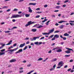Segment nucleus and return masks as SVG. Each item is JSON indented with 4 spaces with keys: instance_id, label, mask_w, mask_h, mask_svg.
Masks as SVG:
<instances>
[{
    "instance_id": "nucleus-1",
    "label": "nucleus",
    "mask_w": 74,
    "mask_h": 74,
    "mask_svg": "<svg viewBox=\"0 0 74 74\" xmlns=\"http://www.w3.org/2000/svg\"><path fill=\"white\" fill-rule=\"evenodd\" d=\"M19 17H21V15L20 14L13 15L10 18L12 19L13 18H19Z\"/></svg>"
},
{
    "instance_id": "nucleus-2",
    "label": "nucleus",
    "mask_w": 74,
    "mask_h": 74,
    "mask_svg": "<svg viewBox=\"0 0 74 74\" xmlns=\"http://www.w3.org/2000/svg\"><path fill=\"white\" fill-rule=\"evenodd\" d=\"M58 49V50H57V52H61L62 51V50L60 49V47H57L56 48H54L53 49V51H55V49Z\"/></svg>"
},
{
    "instance_id": "nucleus-3",
    "label": "nucleus",
    "mask_w": 74,
    "mask_h": 74,
    "mask_svg": "<svg viewBox=\"0 0 74 74\" xmlns=\"http://www.w3.org/2000/svg\"><path fill=\"white\" fill-rule=\"evenodd\" d=\"M36 23V22H35L34 21H33V22H32V21H30L28 22V25H32V24H34V23Z\"/></svg>"
},
{
    "instance_id": "nucleus-4",
    "label": "nucleus",
    "mask_w": 74,
    "mask_h": 74,
    "mask_svg": "<svg viewBox=\"0 0 74 74\" xmlns=\"http://www.w3.org/2000/svg\"><path fill=\"white\" fill-rule=\"evenodd\" d=\"M63 61H62L59 62V63L58 64V66H59V65H60L61 64V67L63 66Z\"/></svg>"
},
{
    "instance_id": "nucleus-5",
    "label": "nucleus",
    "mask_w": 74,
    "mask_h": 74,
    "mask_svg": "<svg viewBox=\"0 0 74 74\" xmlns=\"http://www.w3.org/2000/svg\"><path fill=\"white\" fill-rule=\"evenodd\" d=\"M23 51V49H20L18 50V51L16 52L15 53H21V52H22Z\"/></svg>"
},
{
    "instance_id": "nucleus-6",
    "label": "nucleus",
    "mask_w": 74,
    "mask_h": 74,
    "mask_svg": "<svg viewBox=\"0 0 74 74\" xmlns=\"http://www.w3.org/2000/svg\"><path fill=\"white\" fill-rule=\"evenodd\" d=\"M24 46H25V43H24L23 44H21L19 46V48H23Z\"/></svg>"
},
{
    "instance_id": "nucleus-7",
    "label": "nucleus",
    "mask_w": 74,
    "mask_h": 74,
    "mask_svg": "<svg viewBox=\"0 0 74 74\" xmlns=\"http://www.w3.org/2000/svg\"><path fill=\"white\" fill-rule=\"evenodd\" d=\"M54 31V29L53 28L52 29L49 30V32L48 33H49V34H50V33H52Z\"/></svg>"
},
{
    "instance_id": "nucleus-8",
    "label": "nucleus",
    "mask_w": 74,
    "mask_h": 74,
    "mask_svg": "<svg viewBox=\"0 0 74 74\" xmlns=\"http://www.w3.org/2000/svg\"><path fill=\"white\" fill-rule=\"evenodd\" d=\"M16 61V59H12L10 60V63H12V62H15Z\"/></svg>"
},
{
    "instance_id": "nucleus-9",
    "label": "nucleus",
    "mask_w": 74,
    "mask_h": 74,
    "mask_svg": "<svg viewBox=\"0 0 74 74\" xmlns=\"http://www.w3.org/2000/svg\"><path fill=\"white\" fill-rule=\"evenodd\" d=\"M28 8L29 9L28 10L29 12H33V10H32L30 7Z\"/></svg>"
},
{
    "instance_id": "nucleus-10",
    "label": "nucleus",
    "mask_w": 74,
    "mask_h": 74,
    "mask_svg": "<svg viewBox=\"0 0 74 74\" xmlns=\"http://www.w3.org/2000/svg\"><path fill=\"white\" fill-rule=\"evenodd\" d=\"M6 52H9V53L10 54H12L13 53L12 52V50L11 49L7 50Z\"/></svg>"
},
{
    "instance_id": "nucleus-11",
    "label": "nucleus",
    "mask_w": 74,
    "mask_h": 74,
    "mask_svg": "<svg viewBox=\"0 0 74 74\" xmlns=\"http://www.w3.org/2000/svg\"><path fill=\"white\" fill-rule=\"evenodd\" d=\"M64 22H67V21H61L58 22L59 23H63Z\"/></svg>"
},
{
    "instance_id": "nucleus-12",
    "label": "nucleus",
    "mask_w": 74,
    "mask_h": 74,
    "mask_svg": "<svg viewBox=\"0 0 74 74\" xmlns=\"http://www.w3.org/2000/svg\"><path fill=\"white\" fill-rule=\"evenodd\" d=\"M12 42V40H10V42H9L8 43L6 44V45H10V44H11V42Z\"/></svg>"
},
{
    "instance_id": "nucleus-13",
    "label": "nucleus",
    "mask_w": 74,
    "mask_h": 74,
    "mask_svg": "<svg viewBox=\"0 0 74 74\" xmlns=\"http://www.w3.org/2000/svg\"><path fill=\"white\" fill-rule=\"evenodd\" d=\"M54 37H55V38H59V36L58 34H56L54 35Z\"/></svg>"
},
{
    "instance_id": "nucleus-14",
    "label": "nucleus",
    "mask_w": 74,
    "mask_h": 74,
    "mask_svg": "<svg viewBox=\"0 0 74 74\" xmlns=\"http://www.w3.org/2000/svg\"><path fill=\"white\" fill-rule=\"evenodd\" d=\"M66 49H68V50H69V51H72V52H74V51H73V49H71L69 48H66Z\"/></svg>"
},
{
    "instance_id": "nucleus-15",
    "label": "nucleus",
    "mask_w": 74,
    "mask_h": 74,
    "mask_svg": "<svg viewBox=\"0 0 74 74\" xmlns=\"http://www.w3.org/2000/svg\"><path fill=\"white\" fill-rule=\"evenodd\" d=\"M64 25H61L59 27L61 29H62L63 27H64Z\"/></svg>"
},
{
    "instance_id": "nucleus-16",
    "label": "nucleus",
    "mask_w": 74,
    "mask_h": 74,
    "mask_svg": "<svg viewBox=\"0 0 74 74\" xmlns=\"http://www.w3.org/2000/svg\"><path fill=\"white\" fill-rule=\"evenodd\" d=\"M42 35H49V33H42Z\"/></svg>"
},
{
    "instance_id": "nucleus-17",
    "label": "nucleus",
    "mask_w": 74,
    "mask_h": 74,
    "mask_svg": "<svg viewBox=\"0 0 74 74\" xmlns=\"http://www.w3.org/2000/svg\"><path fill=\"white\" fill-rule=\"evenodd\" d=\"M31 31L33 32H36L37 31V29H31Z\"/></svg>"
},
{
    "instance_id": "nucleus-18",
    "label": "nucleus",
    "mask_w": 74,
    "mask_h": 74,
    "mask_svg": "<svg viewBox=\"0 0 74 74\" xmlns=\"http://www.w3.org/2000/svg\"><path fill=\"white\" fill-rule=\"evenodd\" d=\"M18 48H15V49H11L12 50V52L13 51H16V50H17L18 49Z\"/></svg>"
},
{
    "instance_id": "nucleus-19",
    "label": "nucleus",
    "mask_w": 74,
    "mask_h": 74,
    "mask_svg": "<svg viewBox=\"0 0 74 74\" xmlns=\"http://www.w3.org/2000/svg\"><path fill=\"white\" fill-rule=\"evenodd\" d=\"M43 27V26L41 25H39L38 27H37V28H38V29H40V28H41Z\"/></svg>"
},
{
    "instance_id": "nucleus-20",
    "label": "nucleus",
    "mask_w": 74,
    "mask_h": 74,
    "mask_svg": "<svg viewBox=\"0 0 74 74\" xmlns=\"http://www.w3.org/2000/svg\"><path fill=\"white\" fill-rule=\"evenodd\" d=\"M64 36H69V34H67V33H66L64 34Z\"/></svg>"
},
{
    "instance_id": "nucleus-21",
    "label": "nucleus",
    "mask_w": 74,
    "mask_h": 74,
    "mask_svg": "<svg viewBox=\"0 0 74 74\" xmlns=\"http://www.w3.org/2000/svg\"><path fill=\"white\" fill-rule=\"evenodd\" d=\"M65 53H71V51H65Z\"/></svg>"
},
{
    "instance_id": "nucleus-22",
    "label": "nucleus",
    "mask_w": 74,
    "mask_h": 74,
    "mask_svg": "<svg viewBox=\"0 0 74 74\" xmlns=\"http://www.w3.org/2000/svg\"><path fill=\"white\" fill-rule=\"evenodd\" d=\"M29 39L31 41H34V40H35V39H34V37L32 38H30Z\"/></svg>"
},
{
    "instance_id": "nucleus-23",
    "label": "nucleus",
    "mask_w": 74,
    "mask_h": 74,
    "mask_svg": "<svg viewBox=\"0 0 74 74\" xmlns=\"http://www.w3.org/2000/svg\"><path fill=\"white\" fill-rule=\"evenodd\" d=\"M5 54V52H0V56Z\"/></svg>"
},
{
    "instance_id": "nucleus-24",
    "label": "nucleus",
    "mask_w": 74,
    "mask_h": 74,
    "mask_svg": "<svg viewBox=\"0 0 74 74\" xmlns=\"http://www.w3.org/2000/svg\"><path fill=\"white\" fill-rule=\"evenodd\" d=\"M27 48V46H25L24 48L23 49V50L25 51V50H26V49Z\"/></svg>"
},
{
    "instance_id": "nucleus-25",
    "label": "nucleus",
    "mask_w": 74,
    "mask_h": 74,
    "mask_svg": "<svg viewBox=\"0 0 74 74\" xmlns=\"http://www.w3.org/2000/svg\"><path fill=\"white\" fill-rule=\"evenodd\" d=\"M40 38V36H38L37 37H34V38L35 39V40H36V39H38Z\"/></svg>"
},
{
    "instance_id": "nucleus-26",
    "label": "nucleus",
    "mask_w": 74,
    "mask_h": 74,
    "mask_svg": "<svg viewBox=\"0 0 74 74\" xmlns=\"http://www.w3.org/2000/svg\"><path fill=\"white\" fill-rule=\"evenodd\" d=\"M34 44L35 45H38V42H36L34 43Z\"/></svg>"
},
{
    "instance_id": "nucleus-27",
    "label": "nucleus",
    "mask_w": 74,
    "mask_h": 74,
    "mask_svg": "<svg viewBox=\"0 0 74 74\" xmlns=\"http://www.w3.org/2000/svg\"><path fill=\"white\" fill-rule=\"evenodd\" d=\"M4 46H5V44H3V45H2V46L0 47V49L3 48V47H4Z\"/></svg>"
},
{
    "instance_id": "nucleus-28",
    "label": "nucleus",
    "mask_w": 74,
    "mask_h": 74,
    "mask_svg": "<svg viewBox=\"0 0 74 74\" xmlns=\"http://www.w3.org/2000/svg\"><path fill=\"white\" fill-rule=\"evenodd\" d=\"M25 16H26V17H29V16H30V14H25Z\"/></svg>"
},
{
    "instance_id": "nucleus-29",
    "label": "nucleus",
    "mask_w": 74,
    "mask_h": 74,
    "mask_svg": "<svg viewBox=\"0 0 74 74\" xmlns=\"http://www.w3.org/2000/svg\"><path fill=\"white\" fill-rule=\"evenodd\" d=\"M16 28H17V27H14L11 29V31H12V30H13V29H16Z\"/></svg>"
},
{
    "instance_id": "nucleus-30",
    "label": "nucleus",
    "mask_w": 74,
    "mask_h": 74,
    "mask_svg": "<svg viewBox=\"0 0 74 74\" xmlns=\"http://www.w3.org/2000/svg\"><path fill=\"white\" fill-rule=\"evenodd\" d=\"M33 71H34V70L31 71L28 73L27 74H30L31 73H33Z\"/></svg>"
},
{
    "instance_id": "nucleus-31",
    "label": "nucleus",
    "mask_w": 74,
    "mask_h": 74,
    "mask_svg": "<svg viewBox=\"0 0 74 74\" xmlns=\"http://www.w3.org/2000/svg\"><path fill=\"white\" fill-rule=\"evenodd\" d=\"M37 25H38V26H40L39 24H36L33 27H37Z\"/></svg>"
},
{
    "instance_id": "nucleus-32",
    "label": "nucleus",
    "mask_w": 74,
    "mask_h": 74,
    "mask_svg": "<svg viewBox=\"0 0 74 74\" xmlns=\"http://www.w3.org/2000/svg\"><path fill=\"white\" fill-rule=\"evenodd\" d=\"M42 58H40L38 60V61H40L41 60H42Z\"/></svg>"
},
{
    "instance_id": "nucleus-33",
    "label": "nucleus",
    "mask_w": 74,
    "mask_h": 74,
    "mask_svg": "<svg viewBox=\"0 0 74 74\" xmlns=\"http://www.w3.org/2000/svg\"><path fill=\"white\" fill-rule=\"evenodd\" d=\"M60 32V31L59 30H56V31H55L54 33H59Z\"/></svg>"
},
{
    "instance_id": "nucleus-34",
    "label": "nucleus",
    "mask_w": 74,
    "mask_h": 74,
    "mask_svg": "<svg viewBox=\"0 0 74 74\" xmlns=\"http://www.w3.org/2000/svg\"><path fill=\"white\" fill-rule=\"evenodd\" d=\"M60 7L59 6H56V8H57V9H59L60 8Z\"/></svg>"
},
{
    "instance_id": "nucleus-35",
    "label": "nucleus",
    "mask_w": 74,
    "mask_h": 74,
    "mask_svg": "<svg viewBox=\"0 0 74 74\" xmlns=\"http://www.w3.org/2000/svg\"><path fill=\"white\" fill-rule=\"evenodd\" d=\"M8 8V6H4L2 8V9H4V8Z\"/></svg>"
},
{
    "instance_id": "nucleus-36",
    "label": "nucleus",
    "mask_w": 74,
    "mask_h": 74,
    "mask_svg": "<svg viewBox=\"0 0 74 74\" xmlns=\"http://www.w3.org/2000/svg\"><path fill=\"white\" fill-rule=\"evenodd\" d=\"M42 42H38V45H41V44H42Z\"/></svg>"
},
{
    "instance_id": "nucleus-37",
    "label": "nucleus",
    "mask_w": 74,
    "mask_h": 74,
    "mask_svg": "<svg viewBox=\"0 0 74 74\" xmlns=\"http://www.w3.org/2000/svg\"><path fill=\"white\" fill-rule=\"evenodd\" d=\"M64 56L65 57H70V55H66Z\"/></svg>"
},
{
    "instance_id": "nucleus-38",
    "label": "nucleus",
    "mask_w": 74,
    "mask_h": 74,
    "mask_svg": "<svg viewBox=\"0 0 74 74\" xmlns=\"http://www.w3.org/2000/svg\"><path fill=\"white\" fill-rule=\"evenodd\" d=\"M55 69L53 68H51V69H50V71H53V70H55Z\"/></svg>"
},
{
    "instance_id": "nucleus-39",
    "label": "nucleus",
    "mask_w": 74,
    "mask_h": 74,
    "mask_svg": "<svg viewBox=\"0 0 74 74\" xmlns=\"http://www.w3.org/2000/svg\"><path fill=\"white\" fill-rule=\"evenodd\" d=\"M57 60V59L55 58L53 60V62H55V61H56Z\"/></svg>"
},
{
    "instance_id": "nucleus-40",
    "label": "nucleus",
    "mask_w": 74,
    "mask_h": 74,
    "mask_svg": "<svg viewBox=\"0 0 74 74\" xmlns=\"http://www.w3.org/2000/svg\"><path fill=\"white\" fill-rule=\"evenodd\" d=\"M4 32H5V33H10V31H5Z\"/></svg>"
},
{
    "instance_id": "nucleus-41",
    "label": "nucleus",
    "mask_w": 74,
    "mask_h": 74,
    "mask_svg": "<svg viewBox=\"0 0 74 74\" xmlns=\"http://www.w3.org/2000/svg\"><path fill=\"white\" fill-rule=\"evenodd\" d=\"M5 51V49H2V50H1V52H4Z\"/></svg>"
},
{
    "instance_id": "nucleus-42",
    "label": "nucleus",
    "mask_w": 74,
    "mask_h": 74,
    "mask_svg": "<svg viewBox=\"0 0 74 74\" xmlns=\"http://www.w3.org/2000/svg\"><path fill=\"white\" fill-rule=\"evenodd\" d=\"M53 36H54V35H51L50 37V38H52Z\"/></svg>"
},
{
    "instance_id": "nucleus-43",
    "label": "nucleus",
    "mask_w": 74,
    "mask_h": 74,
    "mask_svg": "<svg viewBox=\"0 0 74 74\" xmlns=\"http://www.w3.org/2000/svg\"><path fill=\"white\" fill-rule=\"evenodd\" d=\"M29 39V38H26L25 39V40H27Z\"/></svg>"
},
{
    "instance_id": "nucleus-44",
    "label": "nucleus",
    "mask_w": 74,
    "mask_h": 74,
    "mask_svg": "<svg viewBox=\"0 0 74 74\" xmlns=\"http://www.w3.org/2000/svg\"><path fill=\"white\" fill-rule=\"evenodd\" d=\"M18 10L17 9H14V10L13 11H18Z\"/></svg>"
},
{
    "instance_id": "nucleus-45",
    "label": "nucleus",
    "mask_w": 74,
    "mask_h": 74,
    "mask_svg": "<svg viewBox=\"0 0 74 74\" xmlns=\"http://www.w3.org/2000/svg\"><path fill=\"white\" fill-rule=\"evenodd\" d=\"M55 40V38L54 36V37L53 38H52V39L51 40V41H53V40Z\"/></svg>"
},
{
    "instance_id": "nucleus-46",
    "label": "nucleus",
    "mask_w": 74,
    "mask_h": 74,
    "mask_svg": "<svg viewBox=\"0 0 74 74\" xmlns=\"http://www.w3.org/2000/svg\"><path fill=\"white\" fill-rule=\"evenodd\" d=\"M50 21H51V20H49V21H47V22L46 23V24H48V23H49V22H50Z\"/></svg>"
},
{
    "instance_id": "nucleus-47",
    "label": "nucleus",
    "mask_w": 74,
    "mask_h": 74,
    "mask_svg": "<svg viewBox=\"0 0 74 74\" xmlns=\"http://www.w3.org/2000/svg\"><path fill=\"white\" fill-rule=\"evenodd\" d=\"M41 13H42V12H36V14H41Z\"/></svg>"
},
{
    "instance_id": "nucleus-48",
    "label": "nucleus",
    "mask_w": 74,
    "mask_h": 74,
    "mask_svg": "<svg viewBox=\"0 0 74 74\" xmlns=\"http://www.w3.org/2000/svg\"><path fill=\"white\" fill-rule=\"evenodd\" d=\"M40 16L38 15V16H36V18H39L40 17Z\"/></svg>"
},
{
    "instance_id": "nucleus-49",
    "label": "nucleus",
    "mask_w": 74,
    "mask_h": 74,
    "mask_svg": "<svg viewBox=\"0 0 74 74\" xmlns=\"http://www.w3.org/2000/svg\"><path fill=\"white\" fill-rule=\"evenodd\" d=\"M29 26V25L28 24V23H27V24H26L25 25V27H27V26Z\"/></svg>"
},
{
    "instance_id": "nucleus-50",
    "label": "nucleus",
    "mask_w": 74,
    "mask_h": 74,
    "mask_svg": "<svg viewBox=\"0 0 74 74\" xmlns=\"http://www.w3.org/2000/svg\"><path fill=\"white\" fill-rule=\"evenodd\" d=\"M69 0H66L64 1V3H67V2H69Z\"/></svg>"
},
{
    "instance_id": "nucleus-51",
    "label": "nucleus",
    "mask_w": 74,
    "mask_h": 74,
    "mask_svg": "<svg viewBox=\"0 0 74 74\" xmlns=\"http://www.w3.org/2000/svg\"><path fill=\"white\" fill-rule=\"evenodd\" d=\"M55 67H56V64H55L53 66V69H55Z\"/></svg>"
},
{
    "instance_id": "nucleus-52",
    "label": "nucleus",
    "mask_w": 74,
    "mask_h": 74,
    "mask_svg": "<svg viewBox=\"0 0 74 74\" xmlns=\"http://www.w3.org/2000/svg\"><path fill=\"white\" fill-rule=\"evenodd\" d=\"M11 11V9H8V10H6V11L7 12H9V11Z\"/></svg>"
},
{
    "instance_id": "nucleus-53",
    "label": "nucleus",
    "mask_w": 74,
    "mask_h": 74,
    "mask_svg": "<svg viewBox=\"0 0 74 74\" xmlns=\"http://www.w3.org/2000/svg\"><path fill=\"white\" fill-rule=\"evenodd\" d=\"M12 21L13 22H15L16 21L15 19H12Z\"/></svg>"
},
{
    "instance_id": "nucleus-54",
    "label": "nucleus",
    "mask_w": 74,
    "mask_h": 74,
    "mask_svg": "<svg viewBox=\"0 0 74 74\" xmlns=\"http://www.w3.org/2000/svg\"><path fill=\"white\" fill-rule=\"evenodd\" d=\"M70 62H73V60L71 59L69 61Z\"/></svg>"
},
{
    "instance_id": "nucleus-55",
    "label": "nucleus",
    "mask_w": 74,
    "mask_h": 74,
    "mask_svg": "<svg viewBox=\"0 0 74 74\" xmlns=\"http://www.w3.org/2000/svg\"><path fill=\"white\" fill-rule=\"evenodd\" d=\"M71 69H69L67 70L68 71H71Z\"/></svg>"
},
{
    "instance_id": "nucleus-56",
    "label": "nucleus",
    "mask_w": 74,
    "mask_h": 74,
    "mask_svg": "<svg viewBox=\"0 0 74 74\" xmlns=\"http://www.w3.org/2000/svg\"><path fill=\"white\" fill-rule=\"evenodd\" d=\"M62 7H66V5H64L62 6Z\"/></svg>"
},
{
    "instance_id": "nucleus-57",
    "label": "nucleus",
    "mask_w": 74,
    "mask_h": 74,
    "mask_svg": "<svg viewBox=\"0 0 74 74\" xmlns=\"http://www.w3.org/2000/svg\"><path fill=\"white\" fill-rule=\"evenodd\" d=\"M30 66H31V64H30L27 65V67H30Z\"/></svg>"
},
{
    "instance_id": "nucleus-58",
    "label": "nucleus",
    "mask_w": 74,
    "mask_h": 74,
    "mask_svg": "<svg viewBox=\"0 0 74 74\" xmlns=\"http://www.w3.org/2000/svg\"><path fill=\"white\" fill-rule=\"evenodd\" d=\"M36 5V3H32V5Z\"/></svg>"
},
{
    "instance_id": "nucleus-59",
    "label": "nucleus",
    "mask_w": 74,
    "mask_h": 74,
    "mask_svg": "<svg viewBox=\"0 0 74 74\" xmlns=\"http://www.w3.org/2000/svg\"><path fill=\"white\" fill-rule=\"evenodd\" d=\"M48 7V5H44V7L45 8H46V7Z\"/></svg>"
},
{
    "instance_id": "nucleus-60",
    "label": "nucleus",
    "mask_w": 74,
    "mask_h": 74,
    "mask_svg": "<svg viewBox=\"0 0 74 74\" xmlns=\"http://www.w3.org/2000/svg\"><path fill=\"white\" fill-rule=\"evenodd\" d=\"M52 52V51L51 50H50V51H49L48 52L49 53H51Z\"/></svg>"
},
{
    "instance_id": "nucleus-61",
    "label": "nucleus",
    "mask_w": 74,
    "mask_h": 74,
    "mask_svg": "<svg viewBox=\"0 0 74 74\" xmlns=\"http://www.w3.org/2000/svg\"><path fill=\"white\" fill-rule=\"evenodd\" d=\"M34 43H31V45L34 46Z\"/></svg>"
},
{
    "instance_id": "nucleus-62",
    "label": "nucleus",
    "mask_w": 74,
    "mask_h": 74,
    "mask_svg": "<svg viewBox=\"0 0 74 74\" xmlns=\"http://www.w3.org/2000/svg\"><path fill=\"white\" fill-rule=\"evenodd\" d=\"M63 39V40H66V37H63V38H62Z\"/></svg>"
},
{
    "instance_id": "nucleus-63",
    "label": "nucleus",
    "mask_w": 74,
    "mask_h": 74,
    "mask_svg": "<svg viewBox=\"0 0 74 74\" xmlns=\"http://www.w3.org/2000/svg\"><path fill=\"white\" fill-rule=\"evenodd\" d=\"M23 71H19L20 73H23Z\"/></svg>"
},
{
    "instance_id": "nucleus-64",
    "label": "nucleus",
    "mask_w": 74,
    "mask_h": 74,
    "mask_svg": "<svg viewBox=\"0 0 74 74\" xmlns=\"http://www.w3.org/2000/svg\"><path fill=\"white\" fill-rule=\"evenodd\" d=\"M68 67V66L67 65H66L64 66V68H67Z\"/></svg>"
}]
</instances>
